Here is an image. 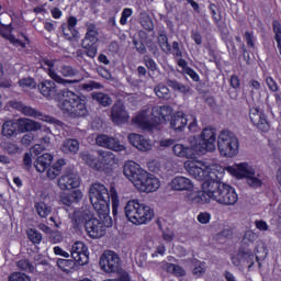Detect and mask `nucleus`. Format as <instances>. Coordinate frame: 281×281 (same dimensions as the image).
<instances>
[{"label":"nucleus","instance_id":"obj_17","mask_svg":"<svg viewBox=\"0 0 281 281\" xmlns=\"http://www.w3.org/2000/svg\"><path fill=\"white\" fill-rule=\"evenodd\" d=\"M92 215L93 214H91V211L89 210L75 211L70 217L74 229H77L78 232H80L82 227L86 229L87 223H89Z\"/></svg>","mask_w":281,"mask_h":281},{"label":"nucleus","instance_id":"obj_53","mask_svg":"<svg viewBox=\"0 0 281 281\" xmlns=\"http://www.w3.org/2000/svg\"><path fill=\"white\" fill-rule=\"evenodd\" d=\"M3 148L8 155H16V153L20 150L19 145L10 142L4 143Z\"/></svg>","mask_w":281,"mask_h":281},{"label":"nucleus","instance_id":"obj_7","mask_svg":"<svg viewBox=\"0 0 281 281\" xmlns=\"http://www.w3.org/2000/svg\"><path fill=\"white\" fill-rule=\"evenodd\" d=\"M212 177L213 184L209 188H211L213 201H216L218 205H236V203H238V193H236V189L225 182L217 180L215 172L212 175Z\"/></svg>","mask_w":281,"mask_h":281},{"label":"nucleus","instance_id":"obj_15","mask_svg":"<svg viewBox=\"0 0 281 281\" xmlns=\"http://www.w3.org/2000/svg\"><path fill=\"white\" fill-rule=\"evenodd\" d=\"M250 122H252L254 126L258 127L259 131L267 133L269 131V121H267V114L258 108H251L249 110Z\"/></svg>","mask_w":281,"mask_h":281},{"label":"nucleus","instance_id":"obj_2","mask_svg":"<svg viewBox=\"0 0 281 281\" xmlns=\"http://www.w3.org/2000/svg\"><path fill=\"white\" fill-rule=\"evenodd\" d=\"M184 169L191 177H194L196 181H203L202 190L200 191V205H205V203H210V201L214 200L210 188L214 186L212 176L214 175V169L205 162H194L190 160L184 162Z\"/></svg>","mask_w":281,"mask_h":281},{"label":"nucleus","instance_id":"obj_61","mask_svg":"<svg viewBox=\"0 0 281 281\" xmlns=\"http://www.w3.org/2000/svg\"><path fill=\"white\" fill-rule=\"evenodd\" d=\"M162 238L167 243H172L175 240V232L170 228H166V231H162Z\"/></svg>","mask_w":281,"mask_h":281},{"label":"nucleus","instance_id":"obj_30","mask_svg":"<svg viewBox=\"0 0 281 281\" xmlns=\"http://www.w3.org/2000/svg\"><path fill=\"white\" fill-rule=\"evenodd\" d=\"M81 47L86 49V56H88V58H95V56H98V46L95 45V42H92L91 40L87 41V37H85L81 41Z\"/></svg>","mask_w":281,"mask_h":281},{"label":"nucleus","instance_id":"obj_47","mask_svg":"<svg viewBox=\"0 0 281 281\" xmlns=\"http://www.w3.org/2000/svg\"><path fill=\"white\" fill-rule=\"evenodd\" d=\"M0 34L3 36V38H7V41H10V43H13L14 45L21 44V41L16 40V37L12 35V31H10L9 27L1 29Z\"/></svg>","mask_w":281,"mask_h":281},{"label":"nucleus","instance_id":"obj_11","mask_svg":"<svg viewBox=\"0 0 281 281\" xmlns=\"http://www.w3.org/2000/svg\"><path fill=\"white\" fill-rule=\"evenodd\" d=\"M237 177L245 178L250 188H260L262 186V180L259 178L260 175L256 173V169L247 162L237 165Z\"/></svg>","mask_w":281,"mask_h":281},{"label":"nucleus","instance_id":"obj_54","mask_svg":"<svg viewBox=\"0 0 281 281\" xmlns=\"http://www.w3.org/2000/svg\"><path fill=\"white\" fill-rule=\"evenodd\" d=\"M82 89L86 91H93V89H104V86L98 81H89L82 85Z\"/></svg>","mask_w":281,"mask_h":281},{"label":"nucleus","instance_id":"obj_56","mask_svg":"<svg viewBox=\"0 0 281 281\" xmlns=\"http://www.w3.org/2000/svg\"><path fill=\"white\" fill-rule=\"evenodd\" d=\"M144 63L149 71H158L159 68L157 67V63H155V59H153L151 57H144Z\"/></svg>","mask_w":281,"mask_h":281},{"label":"nucleus","instance_id":"obj_37","mask_svg":"<svg viewBox=\"0 0 281 281\" xmlns=\"http://www.w3.org/2000/svg\"><path fill=\"white\" fill-rule=\"evenodd\" d=\"M59 72L61 74V76H64V78H76V76L80 74V71L77 68L70 65L60 66Z\"/></svg>","mask_w":281,"mask_h":281},{"label":"nucleus","instance_id":"obj_48","mask_svg":"<svg viewBox=\"0 0 281 281\" xmlns=\"http://www.w3.org/2000/svg\"><path fill=\"white\" fill-rule=\"evenodd\" d=\"M27 236H29V239L33 241L34 245H38L41 240H43V235H41V233H38V231L34 228H30L27 231Z\"/></svg>","mask_w":281,"mask_h":281},{"label":"nucleus","instance_id":"obj_9","mask_svg":"<svg viewBox=\"0 0 281 281\" xmlns=\"http://www.w3.org/2000/svg\"><path fill=\"white\" fill-rule=\"evenodd\" d=\"M123 175L135 186L136 190H139V192L147 186L150 176L148 171L139 168V165L135 162L125 164Z\"/></svg>","mask_w":281,"mask_h":281},{"label":"nucleus","instance_id":"obj_4","mask_svg":"<svg viewBox=\"0 0 281 281\" xmlns=\"http://www.w3.org/2000/svg\"><path fill=\"white\" fill-rule=\"evenodd\" d=\"M59 109L63 113L69 115V117H87L89 115V110H87V104L80 95L68 89L61 91V100L59 101Z\"/></svg>","mask_w":281,"mask_h":281},{"label":"nucleus","instance_id":"obj_31","mask_svg":"<svg viewBox=\"0 0 281 281\" xmlns=\"http://www.w3.org/2000/svg\"><path fill=\"white\" fill-rule=\"evenodd\" d=\"M91 98L101 106H111L113 104V99L104 92H92Z\"/></svg>","mask_w":281,"mask_h":281},{"label":"nucleus","instance_id":"obj_44","mask_svg":"<svg viewBox=\"0 0 281 281\" xmlns=\"http://www.w3.org/2000/svg\"><path fill=\"white\" fill-rule=\"evenodd\" d=\"M16 267L21 269V271H27L29 273H34V265L30 262L27 259H22L16 262Z\"/></svg>","mask_w":281,"mask_h":281},{"label":"nucleus","instance_id":"obj_57","mask_svg":"<svg viewBox=\"0 0 281 281\" xmlns=\"http://www.w3.org/2000/svg\"><path fill=\"white\" fill-rule=\"evenodd\" d=\"M132 15H133V9L125 8L122 11V15H121V20H120L121 25H126V23L128 22V18Z\"/></svg>","mask_w":281,"mask_h":281},{"label":"nucleus","instance_id":"obj_23","mask_svg":"<svg viewBox=\"0 0 281 281\" xmlns=\"http://www.w3.org/2000/svg\"><path fill=\"white\" fill-rule=\"evenodd\" d=\"M128 142L132 146H134V148H137L143 153H148V150H151L153 148L150 142L139 134H130Z\"/></svg>","mask_w":281,"mask_h":281},{"label":"nucleus","instance_id":"obj_12","mask_svg":"<svg viewBox=\"0 0 281 281\" xmlns=\"http://www.w3.org/2000/svg\"><path fill=\"white\" fill-rule=\"evenodd\" d=\"M99 265L105 273H116L120 271V256L113 250H105L100 257Z\"/></svg>","mask_w":281,"mask_h":281},{"label":"nucleus","instance_id":"obj_38","mask_svg":"<svg viewBox=\"0 0 281 281\" xmlns=\"http://www.w3.org/2000/svg\"><path fill=\"white\" fill-rule=\"evenodd\" d=\"M101 157V164L103 166H113L115 164V155L111 151L99 150L98 151Z\"/></svg>","mask_w":281,"mask_h":281},{"label":"nucleus","instance_id":"obj_52","mask_svg":"<svg viewBox=\"0 0 281 281\" xmlns=\"http://www.w3.org/2000/svg\"><path fill=\"white\" fill-rule=\"evenodd\" d=\"M142 26L147 32H153V30H155V23L153 22V19L148 15L142 19Z\"/></svg>","mask_w":281,"mask_h":281},{"label":"nucleus","instance_id":"obj_18","mask_svg":"<svg viewBox=\"0 0 281 281\" xmlns=\"http://www.w3.org/2000/svg\"><path fill=\"white\" fill-rule=\"evenodd\" d=\"M95 142L98 146H102V148H109V150H115L116 153L124 150V145H121L120 140L105 134L98 135Z\"/></svg>","mask_w":281,"mask_h":281},{"label":"nucleus","instance_id":"obj_42","mask_svg":"<svg viewBox=\"0 0 281 281\" xmlns=\"http://www.w3.org/2000/svg\"><path fill=\"white\" fill-rule=\"evenodd\" d=\"M85 38L86 43L88 41H91L92 43H98V30H95L94 24L88 25Z\"/></svg>","mask_w":281,"mask_h":281},{"label":"nucleus","instance_id":"obj_62","mask_svg":"<svg viewBox=\"0 0 281 281\" xmlns=\"http://www.w3.org/2000/svg\"><path fill=\"white\" fill-rule=\"evenodd\" d=\"M266 85L270 89V91H273L274 93L278 92V83L271 77L266 78Z\"/></svg>","mask_w":281,"mask_h":281},{"label":"nucleus","instance_id":"obj_21","mask_svg":"<svg viewBox=\"0 0 281 281\" xmlns=\"http://www.w3.org/2000/svg\"><path fill=\"white\" fill-rule=\"evenodd\" d=\"M171 190H176L177 192H191L194 190V183L189 178L183 176H178L171 180Z\"/></svg>","mask_w":281,"mask_h":281},{"label":"nucleus","instance_id":"obj_60","mask_svg":"<svg viewBox=\"0 0 281 281\" xmlns=\"http://www.w3.org/2000/svg\"><path fill=\"white\" fill-rule=\"evenodd\" d=\"M32 142H34V134L32 133H27L21 138V144L25 147L31 146Z\"/></svg>","mask_w":281,"mask_h":281},{"label":"nucleus","instance_id":"obj_14","mask_svg":"<svg viewBox=\"0 0 281 281\" xmlns=\"http://www.w3.org/2000/svg\"><path fill=\"white\" fill-rule=\"evenodd\" d=\"M70 256L77 265H80V267L89 265V248L82 241H76L72 245Z\"/></svg>","mask_w":281,"mask_h":281},{"label":"nucleus","instance_id":"obj_29","mask_svg":"<svg viewBox=\"0 0 281 281\" xmlns=\"http://www.w3.org/2000/svg\"><path fill=\"white\" fill-rule=\"evenodd\" d=\"M19 131V122L7 121L2 125L1 134L3 137H14Z\"/></svg>","mask_w":281,"mask_h":281},{"label":"nucleus","instance_id":"obj_64","mask_svg":"<svg viewBox=\"0 0 281 281\" xmlns=\"http://www.w3.org/2000/svg\"><path fill=\"white\" fill-rule=\"evenodd\" d=\"M23 166L26 168V170H30L32 168V153L24 154Z\"/></svg>","mask_w":281,"mask_h":281},{"label":"nucleus","instance_id":"obj_41","mask_svg":"<svg viewBox=\"0 0 281 281\" xmlns=\"http://www.w3.org/2000/svg\"><path fill=\"white\" fill-rule=\"evenodd\" d=\"M272 30L274 32V40L277 41V47L281 55V24H280V21L274 20L272 22Z\"/></svg>","mask_w":281,"mask_h":281},{"label":"nucleus","instance_id":"obj_25","mask_svg":"<svg viewBox=\"0 0 281 281\" xmlns=\"http://www.w3.org/2000/svg\"><path fill=\"white\" fill-rule=\"evenodd\" d=\"M43 126L41 123L33 121L31 119H19L18 120V130L20 133H32L41 131Z\"/></svg>","mask_w":281,"mask_h":281},{"label":"nucleus","instance_id":"obj_36","mask_svg":"<svg viewBox=\"0 0 281 281\" xmlns=\"http://www.w3.org/2000/svg\"><path fill=\"white\" fill-rule=\"evenodd\" d=\"M34 207L41 218H47L52 214V206L47 205L45 202H36Z\"/></svg>","mask_w":281,"mask_h":281},{"label":"nucleus","instance_id":"obj_43","mask_svg":"<svg viewBox=\"0 0 281 281\" xmlns=\"http://www.w3.org/2000/svg\"><path fill=\"white\" fill-rule=\"evenodd\" d=\"M239 251H244L245 254H248L243 257L241 263L244 262L248 265V269H251L254 267V252L247 248H240Z\"/></svg>","mask_w":281,"mask_h":281},{"label":"nucleus","instance_id":"obj_22","mask_svg":"<svg viewBox=\"0 0 281 281\" xmlns=\"http://www.w3.org/2000/svg\"><path fill=\"white\" fill-rule=\"evenodd\" d=\"M43 64L46 67H48V76H49V78H52V80H54V82H57V85H63L64 87H67V85H76V82H78V80L64 79L63 77H60V75H58V72H56V70H53L54 69V60L44 59Z\"/></svg>","mask_w":281,"mask_h":281},{"label":"nucleus","instance_id":"obj_28","mask_svg":"<svg viewBox=\"0 0 281 281\" xmlns=\"http://www.w3.org/2000/svg\"><path fill=\"white\" fill-rule=\"evenodd\" d=\"M82 200V192L79 190L72 191L70 193H65L60 196V202L63 205H67L68 207L74 205V203H78V201Z\"/></svg>","mask_w":281,"mask_h":281},{"label":"nucleus","instance_id":"obj_13","mask_svg":"<svg viewBox=\"0 0 281 281\" xmlns=\"http://www.w3.org/2000/svg\"><path fill=\"white\" fill-rule=\"evenodd\" d=\"M60 190H74L80 187V176L76 172L74 167L65 169L64 175L58 180Z\"/></svg>","mask_w":281,"mask_h":281},{"label":"nucleus","instance_id":"obj_35","mask_svg":"<svg viewBox=\"0 0 281 281\" xmlns=\"http://www.w3.org/2000/svg\"><path fill=\"white\" fill-rule=\"evenodd\" d=\"M155 94L160 100H170L172 98V93L170 92V89L168 86H165L164 83H160L154 88Z\"/></svg>","mask_w":281,"mask_h":281},{"label":"nucleus","instance_id":"obj_51","mask_svg":"<svg viewBox=\"0 0 281 281\" xmlns=\"http://www.w3.org/2000/svg\"><path fill=\"white\" fill-rule=\"evenodd\" d=\"M9 281H32V279L23 272H13L10 274Z\"/></svg>","mask_w":281,"mask_h":281},{"label":"nucleus","instance_id":"obj_19","mask_svg":"<svg viewBox=\"0 0 281 281\" xmlns=\"http://www.w3.org/2000/svg\"><path fill=\"white\" fill-rule=\"evenodd\" d=\"M111 120L114 124H126L128 122V112L121 102L114 103L111 110Z\"/></svg>","mask_w":281,"mask_h":281},{"label":"nucleus","instance_id":"obj_20","mask_svg":"<svg viewBox=\"0 0 281 281\" xmlns=\"http://www.w3.org/2000/svg\"><path fill=\"white\" fill-rule=\"evenodd\" d=\"M38 89L40 93H42L44 98H48V100H53V98H56L57 95H63V90L58 91L56 83L52 80L42 81L38 85Z\"/></svg>","mask_w":281,"mask_h":281},{"label":"nucleus","instance_id":"obj_1","mask_svg":"<svg viewBox=\"0 0 281 281\" xmlns=\"http://www.w3.org/2000/svg\"><path fill=\"white\" fill-rule=\"evenodd\" d=\"M161 148H170L176 157L181 159H194L196 153L205 155V153H214L216 150V130L206 127L202 131L200 139L190 146L176 143L175 139L160 140Z\"/></svg>","mask_w":281,"mask_h":281},{"label":"nucleus","instance_id":"obj_39","mask_svg":"<svg viewBox=\"0 0 281 281\" xmlns=\"http://www.w3.org/2000/svg\"><path fill=\"white\" fill-rule=\"evenodd\" d=\"M57 267L61 269V271H65V273H69L74 267H76V260L71 259H58L57 260Z\"/></svg>","mask_w":281,"mask_h":281},{"label":"nucleus","instance_id":"obj_58","mask_svg":"<svg viewBox=\"0 0 281 281\" xmlns=\"http://www.w3.org/2000/svg\"><path fill=\"white\" fill-rule=\"evenodd\" d=\"M48 238H49L50 243L56 244V243H60V240H63V235L58 231H50Z\"/></svg>","mask_w":281,"mask_h":281},{"label":"nucleus","instance_id":"obj_16","mask_svg":"<svg viewBox=\"0 0 281 281\" xmlns=\"http://www.w3.org/2000/svg\"><path fill=\"white\" fill-rule=\"evenodd\" d=\"M86 232L90 238H102L106 234L104 223L91 215L90 220L86 224Z\"/></svg>","mask_w":281,"mask_h":281},{"label":"nucleus","instance_id":"obj_32","mask_svg":"<svg viewBox=\"0 0 281 281\" xmlns=\"http://www.w3.org/2000/svg\"><path fill=\"white\" fill-rule=\"evenodd\" d=\"M158 45L165 54H170L172 52V46L168 43V34L165 30L158 32Z\"/></svg>","mask_w":281,"mask_h":281},{"label":"nucleus","instance_id":"obj_55","mask_svg":"<svg viewBox=\"0 0 281 281\" xmlns=\"http://www.w3.org/2000/svg\"><path fill=\"white\" fill-rule=\"evenodd\" d=\"M245 256H248L247 252L243 251V250H238L237 256L232 257V262L235 267H240L243 265V258H245Z\"/></svg>","mask_w":281,"mask_h":281},{"label":"nucleus","instance_id":"obj_40","mask_svg":"<svg viewBox=\"0 0 281 281\" xmlns=\"http://www.w3.org/2000/svg\"><path fill=\"white\" fill-rule=\"evenodd\" d=\"M193 267L192 273L195 278H203L205 276V262L194 259Z\"/></svg>","mask_w":281,"mask_h":281},{"label":"nucleus","instance_id":"obj_8","mask_svg":"<svg viewBox=\"0 0 281 281\" xmlns=\"http://www.w3.org/2000/svg\"><path fill=\"white\" fill-rule=\"evenodd\" d=\"M240 143L236 134L229 130H223L217 137V148L222 157H236Z\"/></svg>","mask_w":281,"mask_h":281},{"label":"nucleus","instance_id":"obj_26","mask_svg":"<svg viewBox=\"0 0 281 281\" xmlns=\"http://www.w3.org/2000/svg\"><path fill=\"white\" fill-rule=\"evenodd\" d=\"M52 161H54V156L47 153L43 154L34 161V168L37 172H45V170L52 166Z\"/></svg>","mask_w":281,"mask_h":281},{"label":"nucleus","instance_id":"obj_3","mask_svg":"<svg viewBox=\"0 0 281 281\" xmlns=\"http://www.w3.org/2000/svg\"><path fill=\"white\" fill-rule=\"evenodd\" d=\"M90 203L94 207L99 218H104L105 227H113V220L109 216V206L111 203V195L109 189L100 182L90 186L89 189Z\"/></svg>","mask_w":281,"mask_h":281},{"label":"nucleus","instance_id":"obj_6","mask_svg":"<svg viewBox=\"0 0 281 281\" xmlns=\"http://www.w3.org/2000/svg\"><path fill=\"white\" fill-rule=\"evenodd\" d=\"M125 216L134 225H145L155 218V211L139 200H130L125 205Z\"/></svg>","mask_w":281,"mask_h":281},{"label":"nucleus","instance_id":"obj_33","mask_svg":"<svg viewBox=\"0 0 281 281\" xmlns=\"http://www.w3.org/2000/svg\"><path fill=\"white\" fill-rule=\"evenodd\" d=\"M167 87H170L173 91H179V93H190L189 86H186L175 79L167 78L166 79Z\"/></svg>","mask_w":281,"mask_h":281},{"label":"nucleus","instance_id":"obj_24","mask_svg":"<svg viewBox=\"0 0 281 281\" xmlns=\"http://www.w3.org/2000/svg\"><path fill=\"white\" fill-rule=\"evenodd\" d=\"M169 126L176 133H183V128L188 126V115L183 112H177L171 119Z\"/></svg>","mask_w":281,"mask_h":281},{"label":"nucleus","instance_id":"obj_46","mask_svg":"<svg viewBox=\"0 0 281 281\" xmlns=\"http://www.w3.org/2000/svg\"><path fill=\"white\" fill-rule=\"evenodd\" d=\"M167 270L169 273H175L178 278H183V276H186L184 269L179 265L169 263Z\"/></svg>","mask_w":281,"mask_h":281},{"label":"nucleus","instance_id":"obj_59","mask_svg":"<svg viewBox=\"0 0 281 281\" xmlns=\"http://www.w3.org/2000/svg\"><path fill=\"white\" fill-rule=\"evenodd\" d=\"M188 199H189L190 203H193V205H201V194H200V191L190 193L188 195Z\"/></svg>","mask_w":281,"mask_h":281},{"label":"nucleus","instance_id":"obj_5","mask_svg":"<svg viewBox=\"0 0 281 281\" xmlns=\"http://www.w3.org/2000/svg\"><path fill=\"white\" fill-rule=\"evenodd\" d=\"M172 115V108L170 105H155L151 109V120L147 119L145 114H138L133 117L132 121L134 124H137L140 128L145 131H150V128H155L159 126V124H164L168 117Z\"/></svg>","mask_w":281,"mask_h":281},{"label":"nucleus","instance_id":"obj_10","mask_svg":"<svg viewBox=\"0 0 281 281\" xmlns=\"http://www.w3.org/2000/svg\"><path fill=\"white\" fill-rule=\"evenodd\" d=\"M12 109H15L16 111H20V113H23V115H26L27 117H36L37 120H42V122H49L50 124H63L60 121L56 120L53 116L45 115L43 112L37 111L36 109L23 104L21 101H11Z\"/></svg>","mask_w":281,"mask_h":281},{"label":"nucleus","instance_id":"obj_27","mask_svg":"<svg viewBox=\"0 0 281 281\" xmlns=\"http://www.w3.org/2000/svg\"><path fill=\"white\" fill-rule=\"evenodd\" d=\"M65 155H76L80 150V143L76 138H66L60 147Z\"/></svg>","mask_w":281,"mask_h":281},{"label":"nucleus","instance_id":"obj_63","mask_svg":"<svg viewBox=\"0 0 281 281\" xmlns=\"http://www.w3.org/2000/svg\"><path fill=\"white\" fill-rule=\"evenodd\" d=\"M133 45L135 46L136 52H138V54H146L147 49H146V45H144L143 42H138L137 40H133Z\"/></svg>","mask_w":281,"mask_h":281},{"label":"nucleus","instance_id":"obj_45","mask_svg":"<svg viewBox=\"0 0 281 281\" xmlns=\"http://www.w3.org/2000/svg\"><path fill=\"white\" fill-rule=\"evenodd\" d=\"M61 32L66 41H72V38H78V30L69 29L68 26H61Z\"/></svg>","mask_w":281,"mask_h":281},{"label":"nucleus","instance_id":"obj_49","mask_svg":"<svg viewBox=\"0 0 281 281\" xmlns=\"http://www.w3.org/2000/svg\"><path fill=\"white\" fill-rule=\"evenodd\" d=\"M81 159L87 164V166H90V168H95L98 166V161L95 160V156L85 151L81 154Z\"/></svg>","mask_w":281,"mask_h":281},{"label":"nucleus","instance_id":"obj_50","mask_svg":"<svg viewBox=\"0 0 281 281\" xmlns=\"http://www.w3.org/2000/svg\"><path fill=\"white\" fill-rule=\"evenodd\" d=\"M34 265H35L34 269H38L40 271H43L41 267H48L49 262L47 261V259L43 258L42 255H35Z\"/></svg>","mask_w":281,"mask_h":281},{"label":"nucleus","instance_id":"obj_34","mask_svg":"<svg viewBox=\"0 0 281 281\" xmlns=\"http://www.w3.org/2000/svg\"><path fill=\"white\" fill-rule=\"evenodd\" d=\"M159 179L149 173V178H147V184H145L140 192H157V190H159Z\"/></svg>","mask_w":281,"mask_h":281}]
</instances>
